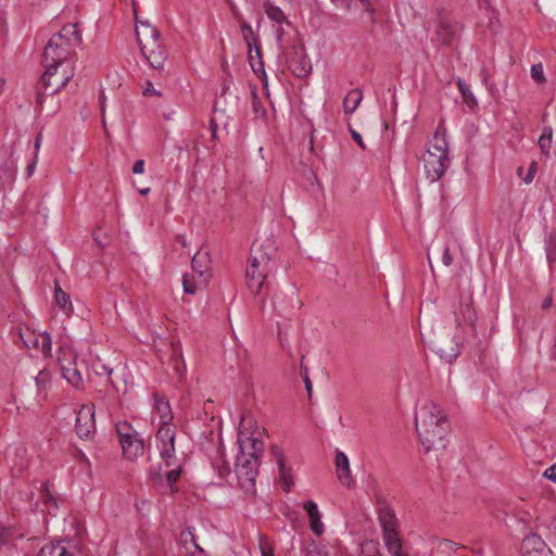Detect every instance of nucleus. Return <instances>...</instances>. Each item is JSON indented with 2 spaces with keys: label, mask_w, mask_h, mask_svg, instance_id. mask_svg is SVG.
<instances>
[{
  "label": "nucleus",
  "mask_w": 556,
  "mask_h": 556,
  "mask_svg": "<svg viewBox=\"0 0 556 556\" xmlns=\"http://www.w3.org/2000/svg\"><path fill=\"white\" fill-rule=\"evenodd\" d=\"M277 251L275 241L269 237L253 242L245 270L247 286L253 294H260L263 288L268 290L267 279L277 269Z\"/></svg>",
  "instance_id": "nucleus-1"
},
{
  "label": "nucleus",
  "mask_w": 556,
  "mask_h": 556,
  "mask_svg": "<svg viewBox=\"0 0 556 556\" xmlns=\"http://www.w3.org/2000/svg\"><path fill=\"white\" fill-rule=\"evenodd\" d=\"M75 49L65 39H62V36H52L46 45L42 54L46 71L39 80L37 92L39 105L42 104L43 97L58 93L68 84L71 75L63 76L56 84H51L50 79L56 74L59 66L68 60Z\"/></svg>",
  "instance_id": "nucleus-2"
},
{
  "label": "nucleus",
  "mask_w": 556,
  "mask_h": 556,
  "mask_svg": "<svg viewBox=\"0 0 556 556\" xmlns=\"http://www.w3.org/2000/svg\"><path fill=\"white\" fill-rule=\"evenodd\" d=\"M415 426L427 452L445 448L444 438L448 432L445 414L433 402L425 403L415 416Z\"/></svg>",
  "instance_id": "nucleus-3"
},
{
  "label": "nucleus",
  "mask_w": 556,
  "mask_h": 556,
  "mask_svg": "<svg viewBox=\"0 0 556 556\" xmlns=\"http://www.w3.org/2000/svg\"><path fill=\"white\" fill-rule=\"evenodd\" d=\"M263 442L255 438H239L240 455L236 459V475L240 486L250 494L255 493V478L258 473Z\"/></svg>",
  "instance_id": "nucleus-4"
},
{
  "label": "nucleus",
  "mask_w": 556,
  "mask_h": 556,
  "mask_svg": "<svg viewBox=\"0 0 556 556\" xmlns=\"http://www.w3.org/2000/svg\"><path fill=\"white\" fill-rule=\"evenodd\" d=\"M422 162L426 176L431 182L438 181L444 175L450 165L445 130L441 132L440 128L437 129L424 154Z\"/></svg>",
  "instance_id": "nucleus-5"
},
{
  "label": "nucleus",
  "mask_w": 556,
  "mask_h": 556,
  "mask_svg": "<svg viewBox=\"0 0 556 556\" xmlns=\"http://www.w3.org/2000/svg\"><path fill=\"white\" fill-rule=\"evenodd\" d=\"M378 520L388 552L392 556H405L402 552V542L399 533L400 522L394 510L387 504H381L378 508Z\"/></svg>",
  "instance_id": "nucleus-6"
},
{
  "label": "nucleus",
  "mask_w": 556,
  "mask_h": 556,
  "mask_svg": "<svg viewBox=\"0 0 556 556\" xmlns=\"http://www.w3.org/2000/svg\"><path fill=\"white\" fill-rule=\"evenodd\" d=\"M115 429L125 458L134 460L143 455V438L129 422L119 421L115 425Z\"/></svg>",
  "instance_id": "nucleus-7"
},
{
  "label": "nucleus",
  "mask_w": 556,
  "mask_h": 556,
  "mask_svg": "<svg viewBox=\"0 0 556 556\" xmlns=\"http://www.w3.org/2000/svg\"><path fill=\"white\" fill-rule=\"evenodd\" d=\"M286 61L290 71L300 78L308 76L312 72V64L301 42L292 45L286 52Z\"/></svg>",
  "instance_id": "nucleus-8"
},
{
  "label": "nucleus",
  "mask_w": 556,
  "mask_h": 556,
  "mask_svg": "<svg viewBox=\"0 0 556 556\" xmlns=\"http://www.w3.org/2000/svg\"><path fill=\"white\" fill-rule=\"evenodd\" d=\"M58 363L62 376L68 383L78 387L83 383V377L76 365V355L70 348H60L58 351Z\"/></svg>",
  "instance_id": "nucleus-9"
},
{
  "label": "nucleus",
  "mask_w": 556,
  "mask_h": 556,
  "mask_svg": "<svg viewBox=\"0 0 556 556\" xmlns=\"http://www.w3.org/2000/svg\"><path fill=\"white\" fill-rule=\"evenodd\" d=\"M75 430L80 439H89L96 431L94 406L81 405L77 413Z\"/></svg>",
  "instance_id": "nucleus-10"
},
{
  "label": "nucleus",
  "mask_w": 556,
  "mask_h": 556,
  "mask_svg": "<svg viewBox=\"0 0 556 556\" xmlns=\"http://www.w3.org/2000/svg\"><path fill=\"white\" fill-rule=\"evenodd\" d=\"M141 53L148 63L155 70H161L167 59V52L160 42V38L150 42H144L140 47Z\"/></svg>",
  "instance_id": "nucleus-11"
},
{
  "label": "nucleus",
  "mask_w": 556,
  "mask_h": 556,
  "mask_svg": "<svg viewBox=\"0 0 556 556\" xmlns=\"http://www.w3.org/2000/svg\"><path fill=\"white\" fill-rule=\"evenodd\" d=\"M476 321L477 314L475 308L472 307V298L469 295L465 299H460L459 308L455 312V323L457 327H460L463 324H467L472 334H476Z\"/></svg>",
  "instance_id": "nucleus-12"
},
{
  "label": "nucleus",
  "mask_w": 556,
  "mask_h": 556,
  "mask_svg": "<svg viewBox=\"0 0 556 556\" xmlns=\"http://www.w3.org/2000/svg\"><path fill=\"white\" fill-rule=\"evenodd\" d=\"M522 556H554L551 548L541 536L532 533L526 536L521 544Z\"/></svg>",
  "instance_id": "nucleus-13"
},
{
  "label": "nucleus",
  "mask_w": 556,
  "mask_h": 556,
  "mask_svg": "<svg viewBox=\"0 0 556 556\" xmlns=\"http://www.w3.org/2000/svg\"><path fill=\"white\" fill-rule=\"evenodd\" d=\"M79 551L75 544L70 541H58L43 545L39 556H78Z\"/></svg>",
  "instance_id": "nucleus-14"
},
{
  "label": "nucleus",
  "mask_w": 556,
  "mask_h": 556,
  "mask_svg": "<svg viewBox=\"0 0 556 556\" xmlns=\"http://www.w3.org/2000/svg\"><path fill=\"white\" fill-rule=\"evenodd\" d=\"M134 15L136 21V35L139 47L144 45V42H150L152 40L160 38L159 29L155 26L151 25L148 21L139 20L136 9H134Z\"/></svg>",
  "instance_id": "nucleus-15"
},
{
  "label": "nucleus",
  "mask_w": 556,
  "mask_h": 556,
  "mask_svg": "<svg viewBox=\"0 0 556 556\" xmlns=\"http://www.w3.org/2000/svg\"><path fill=\"white\" fill-rule=\"evenodd\" d=\"M271 453H273L274 457L276 458V462H277V465L279 468V479L282 484L283 491L289 492L293 484L291 467H288L286 465L282 450L279 446H277V445L271 446Z\"/></svg>",
  "instance_id": "nucleus-16"
},
{
  "label": "nucleus",
  "mask_w": 556,
  "mask_h": 556,
  "mask_svg": "<svg viewBox=\"0 0 556 556\" xmlns=\"http://www.w3.org/2000/svg\"><path fill=\"white\" fill-rule=\"evenodd\" d=\"M248 60L252 71L260 76L264 86H267V75L264 67V62L262 60L261 47L260 45H254V51L252 48H248Z\"/></svg>",
  "instance_id": "nucleus-17"
},
{
  "label": "nucleus",
  "mask_w": 556,
  "mask_h": 556,
  "mask_svg": "<svg viewBox=\"0 0 556 556\" xmlns=\"http://www.w3.org/2000/svg\"><path fill=\"white\" fill-rule=\"evenodd\" d=\"M336 467L338 479L340 480V482L343 485L350 486L353 482L350 469V462L348 456L341 451H338L336 454Z\"/></svg>",
  "instance_id": "nucleus-18"
},
{
  "label": "nucleus",
  "mask_w": 556,
  "mask_h": 556,
  "mask_svg": "<svg viewBox=\"0 0 556 556\" xmlns=\"http://www.w3.org/2000/svg\"><path fill=\"white\" fill-rule=\"evenodd\" d=\"M309 519V528L316 534L320 535L324 532V523L321 522V514L318 510L317 504L313 501L304 503Z\"/></svg>",
  "instance_id": "nucleus-19"
},
{
  "label": "nucleus",
  "mask_w": 556,
  "mask_h": 556,
  "mask_svg": "<svg viewBox=\"0 0 556 556\" xmlns=\"http://www.w3.org/2000/svg\"><path fill=\"white\" fill-rule=\"evenodd\" d=\"M53 36H62L71 46L77 48L83 42L81 34L77 30V24H67Z\"/></svg>",
  "instance_id": "nucleus-20"
},
{
  "label": "nucleus",
  "mask_w": 556,
  "mask_h": 556,
  "mask_svg": "<svg viewBox=\"0 0 556 556\" xmlns=\"http://www.w3.org/2000/svg\"><path fill=\"white\" fill-rule=\"evenodd\" d=\"M156 441L159 446H167L170 443H175L176 438V427L174 425H164L160 426L156 431Z\"/></svg>",
  "instance_id": "nucleus-21"
},
{
  "label": "nucleus",
  "mask_w": 556,
  "mask_h": 556,
  "mask_svg": "<svg viewBox=\"0 0 556 556\" xmlns=\"http://www.w3.org/2000/svg\"><path fill=\"white\" fill-rule=\"evenodd\" d=\"M155 410L160 416V426L172 425L173 414L168 401L163 397H156Z\"/></svg>",
  "instance_id": "nucleus-22"
},
{
  "label": "nucleus",
  "mask_w": 556,
  "mask_h": 556,
  "mask_svg": "<svg viewBox=\"0 0 556 556\" xmlns=\"http://www.w3.org/2000/svg\"><path fill=\"white\" fill-rule=\"evenodd\" d=\"M54 301L56 305L67 315L70 316L73 312V305L70 299V295L61 289V287L56 283L54 288Z\"/></svg>",
  "instance_id": "nucleus-23"
},
{
  "label": "nucleus",
  "mask_w": 556,
  "mask_h": 556,
  "mask_svg": "<svg viewBox=\"0 0 556 556\" xmlns=\"http://www.w3.org/2000/svg\"><path fill=\"white\" fill-rule=\"evenodd\" d=\"M363 99L361 89L351 90L343 100V110L346 114L353 113Z\"/></svg>",
  "instance_id": "nucleus-24"
},
{
  "label": "nucleus",
  "mask_w": 556,
  "mask_h": 556,
  "mask_svg": "<svg viewBox=\"0 0 556 556\" xmlns=\"http://www.w3.org/2000/svg\"><path fill=\"white\" fill-rule=\"evenodd\" d=\"M33 348L41 351L45 356H50L52 349V340L50 334L43 332L31 340Z\"/></svg>",
  "instance_id": "nucleus-25"
},
{
  "label": "nucleus",
  "mask_w": 556,
  "mask_h": 556,
  "mask_svg": "<svg viewBox=\"0 0 556 556\" xmlns=\"http://www.w3.org/2000/svg\"><path fill=\"white\" fill-rule=\"evenodd\" d=\"M160 456L163 459V463L165 467L169 468L173 465H176V463H180L181 459L177 458L176 452H175V443H170V445L167 446H159Z\"/></svg>",
  "instance_id": "nucleus-26"
},
{
  "label": "nucleus",
  "mask_w": 556,
  "mask_h": 556,
  "mask_svg": "<svg viewBox=\"0 0 556 556\" xmlns=\"http://www.w3.org/2000/svg\"><path fill=\"white\" fill-rule=\"evenodd\" d=\"M182 472V462L176 463L169 467V470L165 475L166 485L169 488L170 493L177 492V488L175 486L177 480L179 479Z\"/></svg>",
  "instance_id": "nucleus-27"
},
{
  "label": "nucleus",
  "mask_w": 556,
  "mask_h": 556,
  "mask_svg": "<svg viewBox=\"0 0 556 556\" xmlns=\"http://www.w3.org/2000/svg\"><path fill=\"white\" fill-rule=\"evenodd\" d=\"M10 532L0 526V556H10L13 554V546L9 543Z\"/></svg>",
  "instance_id": "nucleus-28"
},
{
  "label": "nucleus",
  "mask_w": 556,
  "mask_h": 556,
  "mask_svg": "<svg viewBox=\"0 0 556 556\" xmlns=\"http://www.w3.org/2000/svg\"><path fill=\"white\" fill-rule=\"evenodd\" d=\"M438 35L443 43L450 45L456 35V28L447 23H441L438 29Z\"/></svg>",
  "instance_id": "nucleus-29"
},
{
  "label": "nucleus",
  "mask_w": 556,
  "mask_h": 556,
  "mask_svg": "<svg viewBox=\"0 0 556 556\" xmlns=\"http://www.w3.org/2000/svg\"><path fill=\"white\" fill-rule=\"evenodd\" d=\"M206 258L207 253L202 254L200 251L197 252L195 255L192 257V270L195 271L199 275V277L204 276Z\"/></svg>",
  "instance_id": "nucleus-30"
},
{
  "label": "nucleus",
  "mask_w": 556,
  "mask_h": 556,
  "mask_svg": "<svg viewBox=\"0 0 556 556\" xmlns=\"http://www.w3.org/2000/svg\"><path fill=\"white\" fill-rule=\"evenodd\" d=\"M180 542L187 548L188 544H191L197 551L200 553H204L203 548L197 543L195 535L192 531V528H187L180 533Z\"/></svg>",
  "instance_id": "nucleus-31"
},
{
  "label": "nucleus",
  "mask_w": 556,
  "mask_h": 556,
  "mask_svg": "<svg viewBox=\"0 0 556 556\" xmlns=\"http://www.w3.org/2000/svg\"><path fill=\"white\" fill-rule=\"evenodd\" d=\"M93 369H94L96 374L99 375V376H101V375L109 376L112 387L117 392L121 391V386L117 383V381L114 378H112L113 369L111 367L102 364L101 362H98V363L93 364Z\"/></svg>",
  "instance_id": "nucleus-32"
},
{
  "label": "nucleus",
  "mask_w": 556,
  "mask_h": 556,
  "mask_svg": "<svg viewBox=\"0 0 556 556\" xmlns=\"http://www.w3.org/2000/svg\"><path fill=\"white\" fill-rule=\"evenodd\" d=\"M241 33H242L243 39H244L248 48H252L254 45H257L258 39L254 35V31L249 23H247V22L242 23Z\"/></svg>",
  "instance_id": "nucleus-33"
},
{
  "label": "nucleus",
  "mask_w": 556,
  "mask_h": 556,
  "mask_svg": "<svg viewBox=\"0 0 556 556\" xmlns=\"http://www.w3.org/2000/svg\"><path fill=\"white\" fill-rule=\"evenodd\" d=\"M266 14L271 21H275L277 23H282V22L287 21L285 13L282 12V10L279 7H275L271 4L267 5Z\"/></svg>",
  "instance_id": "nucleus-34"
},
{
  "label": "nucleus",
  "mask_w": 556,
  "mask_h": 556,
  "mask_svg": "<svg viewBox=\"0 0 556 556\" xmlns=\"http://www.w3.org/2000/svg\"><path fill=\"white\" fill-rule=\"evenodd\" d=\"M531 77L538 85H544L546 83L542 63L531 66Z\"/></svg>",
  "instance_id": "nucleus-35"
},
{
  "label": "nucleus",
  "mask_w": 556,
  "mask_h": 556,
  "mask_svg": "<svg viewBox=\"0 0 556 556\" xmlns=\"http://www.w3.org/2000/svg\"><path fill=\"white\" fill-rule=\"evenodd\" d=\"M252 108H253L255 116H265L266 110L263 106V103H262L260 97L257 96L255 88L252 90Z\"/></svg>",
  "instance_id": "nucleus-36"
},
{
  "label": "nucleus",
  "mask_w": 556,
  "mask_h": 556,
  "mask_svg": "<svg viewBox=\"0 0 556 556\" xmlns=\"http://www.w3.org/2000/svg\"><path fill=\"white\" fill-rule=\"evenodd\" d=\"M546 257L551 269H553L556 265V240L553 238H551L546 247Z\"/></svg>",
  "instance_id": "nucleus-37"
},
{
  "label": "nucleus",
  "mask_w": 556,
  "mask_h": 556,
  "mask_svg": "<svg viewBox=\"0 0 556 556\" xmlns=\"http://www.w3.org/2000/svg\"><path fill=\"white\" fill-rule=\"evenodd\" d=\"M458 88L462 92V96L464 98V101L468 104V105H471V104H475L476 103V100L473 98V94L472 92L469 90L468 86L462 81L460 79H458Z\"/></svg>",
  "instance_id": "nucleus-38"
},
{
  "label": "nucleus",
  "mask_w": 556,
  "mask_h": 556,
  "mask_svg": "<svg viewBox=\"0 0 556 556\" xmlns=\"http://www.w3.org/2000/svg\"><path fill=\"white\" fill-rule=\"evenodd\" d=\"M174 363H175L174 368H175L176 372L178 374L179 377H181L186 369V365L181 357L180 351H176V350L174 351Z\"/></svg>",
  "instance_id": "nucleus-39"
},
{
  "label": "nucleus",
  "mask_w": 556,
  "mask_h": 556,
  "mask_svg": "<svg viewBox=\"0 0 556 556\" xmlns=\"http://www.w3.org/2000/svg\"><path fill=\"white\" fill-rule=\"evenodd\" d=\"M182 286H184V291L187 294H194L197 291V286H195V282L193 281V277H190L187 274L184 275Z\"/></svg>",
  "instance_id": "nucleus-40"
},
{
  "label": "nucleus",
  "mask_w": 556,
  "mask_h": 556,
  "mask_svg": "<svg viewBox=\"0 0 556 556\" xmlns=\"http://www.w3.org/2000/svg\"><path fill=\"white\" fill-rule=\"evenodd\" d=\"M438 353L440 354V356L442 358H445L446 361L451 362L452 359L456 358L457 355H458V348H451L450 351H447L446 349L442 348V346H439L438 348Z\"/></svg>",
  "instance_id": "nucleus-41"
},
{
  "label": "nucleus",
  "mask_w": 556,
  "mask_h": 556,
  "mask_svg": "<svg viewBox=\"0 0 556 556\" xmlns=\"http://www.w3.org/2000/svg\"><path fill=\"white\" fill-rule=\"evenodd\" d=\"M552 142V129H549V135H546L545 131H543L542 136L539 139V144L543 153L547 154L548 149L551 148Z\"/></svg>",
  "instance_id": "nucleus-42"
},
{
  "label": "nucleus",
  "mask_w": 556,
  "mask_h": 556,
  "mask_svg": "<svg viewBox=\"0 0 556 556\" xmlns=\"http://www.w3.org/2000/svg\"><path fill=\"white\" fill-rule=\"evenodd\" d=\"M41 497L47 505H55V500L49 490V483L46 482L41 486Z\"/></svg>",
  "instance_id": "nucleus-43"
},
{
  "label": "nucleus",
  "mask_w": 556,
  "mask_h": 556,
  "mask_svg": "<svg viewBox=\"0 0 556 556\" xmlns=\"http://www.w3.org/2000/svg\"><path fill=\"white\" fill-rule=\"evenodd\" d=\"M536 170H538V164H536V162L533 161L529 165L528 173H527L526 177H522L523 181L526 184L532 182V180L536 174Z\"/></svg>",
  "instance_id": "nucleus-44"
},
{
  "label": "nucleus",
  "mask_w": 556,
  "mask_h": 556,
  "mask_svg": "<svg viewBox=\"0 0 556 556\" xmlns=\"http://www.w3.org/2000/svg\"><path fill=\"white\" fill-rule=\"evenodd\" d=\"M311 547H307L305 551V556H328L326 552L318 548L314 543L311 544Z\"/></svg>",
  "instance_id": "nucleus-45"
},
{
  "label": "nucleus",
  "mask_w": 556,
  "mask_h": 556,
  "mask_svg": "<svg viewBox=\"0 0 556 556\" xmlns=\"http://www.w3.org/2000/svg\"><path fill=\"white\" fill-rule=\"evenodd\" d=\"M38 387H43L50 380V372L46 370H41L38 376L35 378Z\"/></svg>",
  "instance_id": "nucleus-46"
},
{
  "label": "nucleus",
  "mask_w": 556,
  "mask_h": 556,
  "mask_svg": "<svg viewBox=\"0 0 556 556\" xmlns=\"http://www.w3.org/2000/svg\"><path fill=\"white\" fill-rule=\"evenodd\" d=\"M442 262L445 266H450L453 263V257L450 253V249L447 247H444L443 254H442Z\"/></svg>",
  "instance_id": "nucleus-47"
},
{
  "label": "nucleus",
  "mask_w": 556,
  "mask_h": 556,
  "mask_svg": "<svg viewBox=\"0 0 556 556\" xmlns=\"http://www.w3.org/2000/svg\"><path fill=\"white\" fill-rule=\"evenodd\" d=\"M544 476L548 480L556 482V464L547 468L544 472Z\"/></svg>",
  "instance_id": "nucleus-48"
},
{
  "label": "nucleus",
  "mask_w": 556,
  "mask_h": 556,
  "mask_svg": "<svg viewBox=\"0 0 556 556\" xmlns=\"http://www.w3.org/2000/svg\"><path fill=\"white\" fill-rule=\"evenodd\" d=\"M144 172V161L138 160L135 162L132 166V173L134 174H142Z\"/></svg>",
  "instance_id": "nucleus-49"
},
{
  "label": "nucleus",
  "mask_w": 556,
  "mask_h": 556,
  "mask_svg": "<svg viewBox=\"0 0 556 556\" xmlns=\"http://www.w3.org/2000/svg\"><path fill=\"white\" fill-rule=\"evenodd\" d=\"M143 94L144 96H150V94H154V96H161V92L156 91L152 85L151 81H148L147 83V86L144 87L143 89Z\"/></svg>",
  "instance_id": "nucleus-50"
},
{
  "label": "nucleus",
  "mask_w": 556,
  "mask_h": 556,
  "mask_svg": "<svg viewBox=\"0 0 556 556\" xmlns=\"http://www.w3.org/2000/svg\"><path fill=\"white\" fill-rule=\"evenodd\" d=\"M336 7H341L345 10H350L353 0H331Z\"/></svg>",
  "instance_id": "nucleus-51"
},
{
  "label": "nucleus",
  "mask_w": 556,
  "mask_h": 556,
  "mask_svg": "<svg viewBox=\"0 0 556 556\" xmlns=\"http://www.w3.org/2000/svg\"><path fill=\"white\" fill-rule=\"evenodd\" d=\"M303 380H304V383H305V389L307 391V394L308 396L311 397L312 395V381L309 380L308 378V375H307V371L305 370V372L303 374Z\"/></svg>",
  "instance_id": "nucleus-52"
},
{
  "label": "nucleus",
  "mask_w": 556,
  "mask_h": 556,
  "mask_svg": "<svg viewBox=\"0 0 556 556\" xmlns=\"http://www.w3.org/2000/svg\"><path fill=\"white\" fill-rule=\"evenodd\" d=\"M352 137H353V139L357 142V144H358L363 150H365V144H364V142H363L362 136H361L358 132H356V131H354V130H353V131H352Z\"/></svg>",
  "instance_id": "nucleus-53"
},
{
  "label": "nucleus",
  "mask_w": 556,
  "mask_h": 556,
  "mask_svg": "<svg viewBox=\"0 0 556 556\" xmlns=\"http://www.w3.org/2000/svg\"><path fill=\"white\" fill-rule=\"evenodd\" d=\"M100 103H101V111H102V124H103L104 129L106 130V122H105V117H104L105 104H104L103 94L100 97Z\"/></svg>",
  "instance_id": "nucleus-54"
},
{
  "label": "nucleus",
  "mask_w": 556,
  "mask_h": 556,
  "mask_svg": "<svg viewBox=\"0 0 556 556\" xmlns=\"http://www.w3.org/2000/svg\"><path fill=\"white\" fill-rule=\"evenodd\" d=\"M150 475H151V478L154 481V483H159V482L163 481L162 475L159 471H151Z\"/></svg>",
  "instance_id": "nucleus-55"
},
{
  "label": "nucleus",
  "mask_w": 556,
  "mask_h": 556,
  "mask_svg": "<svg viewBox=\"0 0 556 556\" xmlns=\"http://www.w3.org/2000/svg\"><path fill=\"white\" fill-rule=\"evenodd\" d=\"M454 543L450 540H444L441 542L440 546L443 548V549H452L454 547Z\"/></svg>",
  "instance_id": "nucleus-56"
},
{
  "label": "nucleus",
  "mask_w": 556,
  "mask_h": 556,
  "mask_svg": "<svg viewBox=\"0 0 556 556\" xmlns=\"http://www.w3.org/2000/svg\"><path fill=\"white\" fill-rule=\"evenodd\" d=\"M553 299L552 295H548L543 302H542V308L547 309L552 306Z\"/></svg>",
  "instance_id": "nucleus-57"
},
{
  "label": "nucleus",
  "mask_w": 556,
  "mask_h": 556,
  "mask_svg": "<svg viewBox=\"0 0 556 556\" xmlns=\"http://www.w3.org/2000/svg\"><path fill=\"white\" fill-rule=\"evenodd\" d=\"M176 241L182 247H187L186 238L182 235L176 237Z\"/></svg>",
  "instance_id": "nucleus-58"
},
{
  "label": "nucleus",
  "mask_w": 556,
  "mask_h": 556,
  "mask_svg": "<svg viewBox=\"0 0 556 556\" xmlns=\"http://www.w3.org/2000/svg\"><path fill=\"white\" fill-rule=\"evenodd\" d=\"M66 75L67 74H64V76H66ZM62 77H63V75L58 76V73H56L54 76L51 77L50 81H51V84H56L58 81L61 80Z\"/></svg>",
  "instance_id": "nucleus-59"
},
{
  "label": "nucleus",
  "mask_w": 556,
  "mask_h": 556,
  "mask_svg": "<svg viewBox=\"0 0 556 556\" xmlns=\"http://www.w3.org/2000/svg\"><path fill=\"white\" fill-rule=\"evenodd\" d=\"M41 140H42V135L41 134H38L37 138H36V141H35V148L38 150L39 147H40V143H41Z\"/></svg>",
  "instance_id": "nucleus-60"
},
{
  "label": "nucleus",
  "mask_w": 556,
  "mask_h": 556,
  "mask_svg": "<svg viewBox=\"0 0 556 556\" xmlns=\"http://www.w3.org/2000/svg\"><path fill=\"white\" fill-rule=\"evenodd\" d=\"M282 35H283V29H282V27H279V28L277 29V40H278V41H281V39H282Z\"/></svg>",
  "instance_id": "nucleus-61"
},
{
  "label": "nucleus",
  "mask_w": 556,
  "mask_h": 556,
  "mask_svg": "<svg viewBox=\"0 0 556 556\" xmlns=\"http://www.w3.org/2000/svg\"><path fill=\"white\" fill-rule=\"evenodd\" d=\"M210 129L211 131H213V129L217 130V124L213 118L210 121Z\"/></svg>",
  "instance_id": "nucleus-62"
},
{
  "label": "nucleus",
  "mask_w": 556,
  "mask_h": 556,
  "mask_svg": "<svg viewBox=\"0 0 556 556\" xmlns=\"http://www.w3.org/2000/svg\"><path fill=\"white\" fill-rule=\"evenodd\" d=\"M150 191V188H144V189H140L139 190V193L142 194V195H147Z\"/></svg>",
  "instance_id": "nucleus-63"
},
{
  "label": "nucleus",
  "mask_w": 556,
  "mask_h": 556,
  "mask_svg": "<svg viewBox=\"0 0 556 556\" xmlns=\"http://www.w3.org/2000/svg\"><path fill=\"white\" fill-rule=\"evenodd\" d=\"M553 357L556 361V337H555V342H554V346H553Z\"/></svg>",
  "instance_id": "nucleus-64"
}]
</instances>
